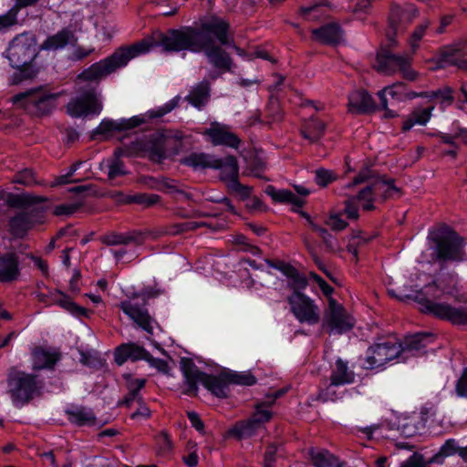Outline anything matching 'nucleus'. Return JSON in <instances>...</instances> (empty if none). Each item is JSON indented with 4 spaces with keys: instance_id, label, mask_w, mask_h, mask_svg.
<instances>
[{
    "instance_id": "obj_47",
    "label": "nucleus",
    "mask_w": 467,
    "mask_h": 467,
    "mask_svg": "<svg viewBox=\"0 0 467 467\" xmlns=\"http://www.w3.org/2000/svg\"><path fill=\"white\" fill-rule=\"evenodd\" d=\"M375 0H355L349 7L358 19L365 20L372 13L373 2Z\"/></svg>"
},
{
    "instance_id": "obj_10",
    "label": "nucleus",
    "mask_w": 467,
    "mask_h": 467,
    "mask_svg": "<svg viewBox=\"0 0 467 467\" xmlns=\"http://www.w3.org/2000/svg\"><path fill=\"white\" fill-rule=\"evenodd\" d=\"M402 345L393 336L379 338L366 352L364 367L367 369L383 368L395 359L401 361Z\"/></svg>"
},
{
    "instance_id": "obj_13",
    "label": "nucleus",
    "mask_w": 467,
    "mask_h": 467,
    "mask_svg": "<svg viewBox=\"0 0 467 467\" xmlns=\"http://www.w3.org/2000/svg\"><path fill=\"white\" fill-rule=\"evenodd\" d=\"M355 320L344 306L337 303L335 299L328 300V306L325 311L323 327L328 330L330 334H343L354 327Z\"/></svg>"
},
{
    "instance_id": "obj_24",
    "label": "nucleus",
    "mask_w": 467,
    "mask_h": 467,
    "mask_svg": "<svg viewBox=\"0 0 467 467\" xmlns=\"http://www.w3.org/2000/svg\"><path fill=\"white\" fill-rule=\"evenodd\" d=\"M19 274V261L15 253L0 255V282H12Z\"/></svg>"
},
{
    "instance_id": "obj_61",
    "label": "nucleus",
    "mask_w": 467,
    "mask_h": 467,
    "mask_svg": "<svg viewBox=\"0 0 467 467\" xmlns=\"http://www.w3.org/2000/svg\"><path fill=\"white\" fill-rule=\"evenodd\" d=\"M326 224L334 231H342L348 226V223L337 213L331 214L327 219Z\"/></svg>"
},
{
    "instance_id": "obj_62",
    "label": "nucleus",
    "mask_w": 467,
    "mask_h": 467,
    "mask_svg": "<svg viewBox=\"0 0 467 467\" xmlns=\"http://www.w3.org/2000/svg\"><path fill=\"white\" fill-rule=\"evenodd\" d=\"M455 391L461 398L467 399V368L462 370V373L455 385Z\"/></svg>"
},
{
    "instance_id": "obj_15",
    "label": "nucleus",
    "mask_w": 467,
    "mask_h": 467,
    "mask_svg": "<svg viewBox=\"0 0 467 467\" xmlns=\"http://www.w3.org/2000/svg\"><path fill=\"white\" fill-rule=\"evenodd\" d=\"M379 193H382L384 199H387L399 195L400 189L394 185L393 180H379L363 188L358 195L353 197L357 198V202L364 211H372L375 209V196Z\"/></svg>"
},
{
    "instance_id": "obj_53",
    "label": "nucleus",
    "mask_w": 467,
    "mask_h": 467,
    "mask_svg": "<svg viewBox=\"0 0 467 467\" xmlns=\"http://www.w3.org/2000/svg\"><path fill=\"white\" fill-rule=\"evenodd\" d=\"M252 418L254 419V421L261 427L262 424L271 420L272 411L269 410V406L265 404H258L255 407V410L252 415Z\"/></svg>"
},
{
    "instance_id": "obj_48",
    "label": "nucleus",
    "mask_w": 467,
    "mask_h": 467,
    "mask_svg": "<svg viewBox=\"0 0 467 467\" xmlns=\"http://www.w3.org/2000/svg\"><path fill=\"white\" fill-rule=\"evenodd\" d=\"M339 386L340 385L334 384L332 381H330L328 385L319 389L317 400L323 402H327L337 401V400L341 399L343 396V392H338L337 389V387Z\"/></svg>"
},
{
    "instance_id": "obj_1",
    "label": "nucleus",
    "mask_w": 467,
    "mask_h": 467,
    "mask_svg": "<svg viewBox=\"0 0 467 467\" xmlns=\"http://www.w3.org/2000/svg\"><path fill=\"white\" fill-rule=\"evenodd\" d=\"M229 27V23L224 19L213 16L201 20L198 28L182 26L169 30L161 35L160 45L170 52H203L211 65L226 72L231 70L233 60L221 46L230 45Z\"/></svg>"
},
{
    "instance_id": "obj_35",
    "label": "nucleus",
    "mask_w": 467,
    "mask_h": 467,
    "mask_svg": "<svg viewBox=\"0 0 467 467\" xmlns=\"http://www.w3.org/2000/svg\"><path fill=\"white\" fill-rule=\"evenodd\" d=\"M434 107L426 109H414L407 118L403 120L401 130L406 132L412 129L415 125H426L431 118V112Z\"/></svg>"
},
{
    "instance_id": "obj_44",
    "label": "nucleus",
    "mask_w": 467,
    "mask_h": 467,
    "mask_svg": "<svg viewBox=\"0 0 467 467\" xmlns=\"http://www.w3.org/2000/svg\"><path fill=\"white\" fill-rule=\"evenodd\" d=\"M58 296L55 298V304L59 306L60 307L64 308L70 314L76 316V317H82L87 316L88 311L86 308L81 307L78 305H76L69 296L67 295L58 292Z\"/></svg>"
},
{
    "instance_id": "obj_31",
    "label": "nucleus",
    "mask_w": 467,
    "mask_h": 467,
    "mask_svg": "<svg viewBox=\"0 0 467 467\" xmlns=\"http://www.w3.org/2000/svg\"><path fill=\"white\" fill-rule=\"evenodd\" d=\"M465 47H467V41H461L442 47L440 49L441 63L455 66L459 59L457 57H464L467 55Z\"/></svg>"
},
{
    "instance_id": "obj_57",
    "label": "nucleus",
    "mask_w": 467,
    "mask_h": 467,
    "mask_svg": "<svg viewBox=\"0 0 467 467\" xmlns=\"http://www.w3.org/2000/svg\"><path fill=\"white\" fill-rule=\"evenodd\" d=\"M345 214L350 220H358L359 217L358 206L357 202V198L349 197L345 202Z\"/></svg>"
},
{
    "instance_id": "obj_23",
    "label": "nucleus",
    "mask_w": 467,
    "mask_h": 467,
    "mask_svg": "<svg viewBox=\"0 0 467 467\" xmlns=\"http://www.w3.org/2000/svg\"><path fill=\"white\" fill-rule=\"evenodd\" d=\"M266 263L270 266L281 271L287 277L288 286L293 290V292H300L299 290L305 289L307 286L306 278L291 265L283 262L273 264L266 261Z\"/></svg>"
},
{
    "instance_id": "obj_63",
    "label": "nucleus",
    "mask_w": 467,
    "mask_h": 467,
    "mask_svg": "<svg viewBox=\"0 0 467 467\" xmlns=\"http://www.w3.org/2000/svg\"><path fill=\"white\" fill-rule=\"evenodd\" d=\"M309 277L317 283L325 296H329L332 295L334 291L333 287L329 285L320 275L314 272H310Z\"/></svg>"
},
{
    "instance_id": "obj_27",
    "label": "nucleus",
    "mask_w": 467,
    "mask_h": 467,
    "mask_svg": "<svg viewBox=\"0 0 467 467\" xmlns=\"http://www.w3.org/2000/svg\"><path fill=\"white\" fill-rule=\"evenodd\" d=\"M355 378V372L349 368L348 362L340 358H337L335 365L332 367L330 381L344 386L354 383Z\"/></svg>"
},
{
    "instance_id": "obj_52",
    "label": "nucleus",
    "mask_w": 467,
    "mask_h": 467,
    "mask_svg": "<svg viewBox=\"0 0 467 467\" xmlns=\"http://www.w3.org/2000/svg\"><path fill=\"white\" fill-rule=\"evenodd\" d=\"M13 182L25 186H33L39 183L35 177L34 171L30 169H25L16 173Z\"/></svg>"
},
{
    "instance_id": "obj_46",
    "label": "nucleus",
    "mask_w": 467,
    "mask_h": 467,
    "mask_svg": "<svg viewBox=\"0 0 467 467\" xmlns=\"http://www.w3.org/2000/svg\"><path fill=\"white\" fill-rule=\"evenodd\" d=\"M100 241L106 245H120L136 242L137 238L133 234L109 233L103 235Z\"/></svg>"
},
{
    "instance_id": "obj_54",
    "label": "nucleus",
    "mask_w": 467,
    "mask_h": 467,
    "mask_svg": "<svg viewBox=\"0 0 467 467\" xmlns=\"http://www.w3.org/2000/svg\"><path fill=\"white\" fill-rule=\"evenodd\" d=\"M336 178L335 173L328 170L317 169L315 172V181L317 184L322 187H326L334 182Z\"/></svg>"
},
{
    "instance_id": "obj_60",
    "label": "nucleus",
    "mask_w": 467,
    "mask_h": 467,
    "mask_svg": "<svg viewBox=\"0 0 467 467\" xmlns=\"http://www.w3.org/2000/svg\"><path fill=\"white\" fill-rule=\"evenodd\" d=\"M80 206V202L63 203L55 207L54 213L56 215H71L76 213Z\"/></svg>"
},
{
    "instance_id": "obj_20",
    "label": "nucleus",
    "mask_w": 467,
    "mask_h": 467,
    "mask_svg": "<svg viewBox=\"0 0 467 467\" xmlns=\"http://www.w3.org/2000/svg\"><path fill=\"white\" fill-rule=\"evenodd\" d=\"M141 119L133 117L129 119H103L99 125L93 130V139H98L99 136H109L113 131H122L133 129L141 124Z\"/></svg>"
},
{
    "instance_id": "obj_64",
    "label": "nucleus",
    "mask_w": 467,
    "mask_h": 467,
    "mask_svg": "<svg viewBox=\"0 0 467 467\" xmlns=\"http://www.w3.org/2000/svg\"><path fill=\"white\" fill-rule=\"evenodd\" d=\"M145 384V379L127 378V389L132 392V395L140 394V390L144 388Z\"/></svg>"
},
{
    "instance_id": "obj_56",
    "label": "nucleus",
    "mask_w": 467,
    "mask_h": 467,
    "mask_svg": "<svg viewBox=\"0 0 467 467\" xmlns=\"http://www.w3.org/2000/svg\"><path fill=\"white\" fill-rule=\"evenodd\" d=\"M431 463L425 462L422 454L414 452L400 467H429Z\"/></svg>"
},
{
    "instance_id": "obj_58",
    "label": "nucleus",
    "mask_w": 467,
    "mask_h": 467,
    "mask_svg": "<svg viewBox=\"0 0 467 467\" xmlns=\"http://www.w3.org/2000/svg\"><path fill=\"white\" fill-rule=\"evenodd\" d=\"M133 202L150 207L160 201V196L153 193H140L132 198Z\"/></svg>"
},
{
    "instance_id": "obj_17",
    "label": "nucleus",
    "mask_w": 467,
    "mask_h": 467,
    "mask_svg": "<svg viewBox=\"0 0 467 467\" xmlns=\"http://www.w3.org/2000/svg\"><path fill=\"white\" fill-rule=\"evenodd\" d=\"M44 222L42 208L33 207L19 213L10 220V229L14 235L23 236L33 225Z\"/></svg>"
},
{
    "instance_id": "obj_14",
    "label": "nucleus",
    "mask_w": 467,
    "mask_h": 467,
    "mask_svg": "<svg viewBox=\"0 0 467 467\" xmlns=\"http://www.w3.org/2000/svg\"><path fill=\"white\" fill-rule=\"evenodd\" d=\"M217 166L213 169L220 170V178L226 183L228 189L237 193L241 198L250 196L252 188L239 182V167L235 157L217 158Z\"/></svg>"
},
{
    "instance_id": "obj_18",
    "label": "nucleus",
    "mask_w": 467,
    "mask_h": 467,
    "mask_svg": "<svg viewBox=\"0 0 467 467\" xmlns=\"http://www.w3.org/2000/svg\"><path fill=\"white\" fill-rule=\"evenodd\" d=\"M211 143L214 146L223 145L237 149L240 144L238 137L231 131L230 127L218 122L211 124L203 132Z\"/></svg>"
},
{
    "instance_id": "obj_30",
    "label": "nucleus",
    "mask_w": 467,
    "mask_h": 467,
    "mask_svg": "<svg viewBox=\"0 0 467 467\" xmlns=\"http://www.w3.org/2000/svg\"><path fill=\"white\" fill-rule=\"evenodd\" d=\"M68 420L78 426H93L97 419L93 411L86 407L76 406L67 410Z\"/></svg>"
},
{
    "instance_id": "obj_39",
    "label": "nucleus",
    "mask_w": 467,
    "mask_h": 467,
    "mask_svg": "<svg viewBox=\"0 0 467 467\" xmlns=\"http://www.w3.org/2000/svg\"><path fill=\"white\" fill-rule=\"evenodd\" d=\"M155 184L151 185L152 188H155L159 191L166 192L168 193H173L176 195L178 200H187L189 198V194L185 192L182 189L179 187L178 182L169 179V178H161L158 181H154Z\"/></svg>"
},
{
    "instance_id": "obj_21",
    "label": "nucleus",
    "mask_w": 467,
    "mask_h": 467,
    "mask_svg": "<svg viewBox=\"0 0 467 467\" xmlns=\"http://www.w3.org/2000/svg\"><path fill=\"white\" fill-rule=\"evenodd\" d=\"M149 357V352L142 347L135 343L122 344L118 347L114 352V360L121 366L127 360H145Z\"/></svg>"
},
{
    "instance_id": "obj_51",
    "label": "nucleus",
    "mask_w": 467,
    "mask_h": 467,
    "mask_svg": "<svg viewBox=\"0 0 467 467\" xmlns=\"http://www.w3.org/2000/svg\"><path fill=\"white\" fill-rule=\"evenodd\" d=\"M155 443L159 454H167L171 451L172 442L166 431H162L155 436Z\"/></svg>"
},
{
    "instance_id": "obj_38",
    "label": "nucleus",
    "mask_w": 467,
    "mask_h": 467,
    "mask_svg": "<svg viewBox=\"0 0 467 467\" xmlns=\"http://www.w3.org/2000/svg\"><path fill=\"white\" fill-rule=\"evenodd\" d=\"M309 454L315 467H340L338 460L327 450L311 449Z\"/></svg>"
},
{
    "instance_id": "obj_26",
    "label": "nucleus",
    "mask_w": 467,
    "mask_h": 467,
    "mask_svg": "<svg viewBox=\"0 0 467 467\" xmlns=\"http://www.w3.org/2000/svg\"><path fill=\"white\" fill-rule=\"evenodd\" d=\"M418 16V10L413 5H408L404 8L395 6L389 16V26L394 31L401 28V24H410Z\"/></svg>"
},
{
    "instance_id": "obj_42",
    "label": "nucleus",
    "mask_w": 467,
    "mask_h": 467,
    "mask_svg": "<svg viewBox=\"0 0 467 467\" xmlns=\"http://www.w3.org/2000/svg\"><path fill=\"white\" fill-rule=\"evenodd\" d=\"M42 199L29 194H10L6 202L10 207L20 208L26 211L32 209V204L41 202Z\"/></svg>"
},
{
    "instance_id": "obj_28",
    "label": "nucleus",
    "mask_w": 467,
    "mask_h": 467,
    "mask_svg": "<svg viewBox=\"0 0 467 467\" xmlns=\"http://www.w3.org/2000/svg\"><path fill=\"white\" fill-rule=\"evenodd\" d=\"M374 109L371 96L365 90H357L348 97V110L352 113H365Z\"/></svg>"
},
{
    "instance_id": "obj_33",
    "label": "nucleus",
    "mask_w": 467,
    "mask_h": 467,
    "mask_svg": "<svg viewBox=\"0 0 467 467\" xmlns=\"http://www.w3.org/2000/svg\"><path fill=\"white\" fill-rule=\"evenodd\" d=\"M378 96L380 99L381 107L387 109L389 104L388 96L390 97L392 101H402L407 99L406 87L403 83L398 82L379 91Z\"/></svg>"
},
{
    "instance_id": "obj_59",
    "label": "nucleus",
    "mask_w": 467,
    "mask_h": 467,
    "mask_svg": "<svg viewBox=\"0 0 467 467\" xmlns=\"http://www.w3.org/2000/svg\"><path fill=\"white\" fill-rule=\"evenodd\" d=\"M429 26V23L428 22H424L422 23L421 25H420L416 29L415 31L413 32V34L411 35V37L410 39V45L413 50V52H415V50L417 49L418 46H419V42L421 40V38L423 37L424 34H425V31L427 29V27Z\"/></svg>"
},
{
    "instance_id": "obj_9",
    "label": "nucleus",
    "mask_w": 467,
    "mask_h": 467,
    "mask_svg": "<svg viewBox=\"0 0 467 467\" xmlns=\"http://www.w3.org/2000/svg\"><path fill=\"white\" fill-rule=\"evenodd\" d=\"M37 55L36 37L29 33L16 36L9 44L6 57L14 68L24 73V78L30 77L26 73L30 69V65Z\"/></svg>"
},
{
    "instance_id": "obj_40",
    "label": "nucleus",
    "mask_w": 467,
    "mask_h": 467,
    "mask_svg": "<svg viewBox=\"0 0 467 467\" xmlns=\"http://www.w3.org/2000/svg\"><path fill=\"white\" fill-rule=\"evenodd\" d=\"M329 6L327 4L320 3L307 7H301V16L307 21H319L328 17Z\"/></svg>"
},
{
    "instance_id": "obj_25",
    "label": "nucleus",
    "mask_w": 467,
    "mask_h": 467,
    "mask_svg": "<svg viewBox=\"0 0 467 467\" xmlns=\"http://www.w3.org/2000/svg\"><path fill=\"white\" fill-rule=\"evenodd\" d=\"M77 42V37L74 32L68 28H63L55 35L48 36L42 44V49L48 51H56L62 49L68 44Z\"/></svg>"
},
{
    "instance_id": "obj_36",
    "label": "nucleus",
    "mask_w": 467,
    "mask_h": 467,
    "mask_svg": "<svg viewBox=\"0 0 467 467\" xmlns=\"http://www.w3.org/2000/svg\"><path fill=\"white\" fill-rule=\"evenodd\" d=\"M265 192L275 201L278 202L291 203L298 208L302 207L305 203L304 200L297 197L289 190H276L274 186H267Z\"/></svg>"
},
{
    "instance_id": "obj_49",
    "label": "nucleus",
    "mask_w": 467,
    "mask_h": 467,
    "mask_svg": "<svg viewBox=\"0 0 467 467\" xmlns=\"http://www.w3.org/2000/svg\"><path fill=\"white\" fill-rule=\"evenodd\" d=\"M228 382L242 386H253L256 383V378L249 371L227 373Z\"/></svg>"
},
{
    "instance_id": "obj_34",
    "label": "nucleus",
    "mask_w": 467,
    "mask_h": 467,
    "mask_svg": "<svg viewBox=\"0 0 467 467\" xmlns=\"http://www.w3.org/2000/svg\"><path fill=\"white\" fill-rule=\"evenodd\" d=\"M314 37L324 44H336L342 37V30L337 24H329L312 31Z\"/></svg>"
},
{
    "instance_id": "obj_3",
    "label": "nucleus",
    "mask_w": 467,
    "mask_h": 467,
    "mask_svg": "<svg viewBox=\"0 0 467 467\" xmlns=\"http://www.w3.org/2000/svg\"><path fill=\"white\" fill-rule=\"evenodd\" d=\"M182 149V142L175 138L163 134H153L146 139L138 140L130 145L127 150L120 149L115 151V158L99 163L100 171H106L109 180L126 175L128 171L124 163L119 160L121 155L148 154L152 161L161 162L165 159H171L178 155Z\"/></svg>"
},
{
    "instance_id": "obj_12",
    "label": "nucleus",
    "mask_w": 467,
    "mask_h": 467,
    "mask_svg": "<svg viewBox=\"0 0 467 467\" xmlns=\"http://www.w3.org/2000/svg\"><path fill=\"white\" fill-rule=\"evenodd\" d=\"M290 311L300 323L317 324L320 309L315 301L304 293L296 291L287 296Z\"/></svg>"
},
{
    "instance_id": "obj_5",
    "label": "nucleus",
    "mask_w": 467,
    "mask_h": 467,
    "mask_svg": "<svg viewBox=\"0 0 467 467\" xmlns=\"http://www.w3.org/2000/svg\"><path fill=\"white\" fill-rule=\"evenodd\" d=\"M60 93L52 92L47 85H40L13 96L11 101L35 117H44L56 107Z\"/></svg>"
},
{
    "instance_id": "obj_55",
    "label": "nucleus",
    "mask_w": 467,
    "mask_h": 467,
    "mask_svg": "<svg viewBox=\"0 0 467 467\" xmlns=\"http://www.w3.org/2000/svg\"><path fill=\"white\" fill-rule=\"evenodd\" d=\"M16 10L10 8L5 14L0 16V32L9 29L17 23Z\"/></svg>"
},
{
    "instance_id": "obj_45",
    "label": "nucleus",
    "mask_w": 467,
    "mask_h": 467,
    "mask_svg": "<svg viewBox=\"0 0 467 467\" xmlns=\"http://www.w3.org/2000/svg\"><path fill=\"white\" fill-rule=\"evenodd\" d=\"M424 97L429 99H438L443 109L451 105L454 101L453 89L448 86L434 91L425 92Z\"/></svg>"
},
{
    "instance_id": "obj_19",
    "label": "nucleus",
    "mask_w": 467,
    "mask_h": 467,
    "mask_svg": "<svg viewBox=\"0 0 467 467\" xmlns=\"http://www.w3.org/2000/svg\"><path fill=\"white\" fill-rule=\"evenodd\" d=\"M432 341L433 336L429 333H418L407 336L403 343H401V361L404 362L411 357H417L424 354L426 352V347L432 343Z\"/></svg>"
},
{
    "instance_id": "obj_29",
    "label": "nucleus",
    "mask_w": 467,
    "mask_h": 467,
    "mask_svg": "<svg viewBox=\"0 0 467 467\" xmlns=\"http://www.w3.org/2000/svg\"><path fill=\"white\" fill-rule=\"evenodd\" d=\"M181 163L192 168L193 170L213 169L217 166V158L207 153L192 152L182 158Z\"/></svg>"
},
{
    "instance_id": "obj_22",
    "label": "nucleus",
    "mask_w": 467,
    "mask_h": 467,
    "mask_svg": "<svg viewBox=\"0 0 467 467\" xmlns=\"http://www.w3.org/2000/svg\"><path fill=\"white\" fill-rule=\"evenodd\" d=\"M59 358L60 355L56 350L36 348L32 351V368L33 370L51 369Z\"/></svg>"
},
{
    "instance_id": "obj_43",
    "label": "nucleus",
    "mask_w": 467,
    "mask_h": 467,
    "mask_svg": "<svg viewBox=\"0 0 467 467\" xmlns=\"http://www.w3.org/2000/svg\"><path fill=\"white\" fill-rule=\"evenodd\" d=\"M259 428L260 426L257 425L251 417L246 421L236 423L230 431V434L237 437L238 439H243L254 435Z\"/></svg>"
},
{
    "instance_id": "obj_6",
    "label": "nucleus",
    "mask_w": 467,
    "mask_h": 467,
    "mask_svg": "<svg viewBox=\"0 0 467 467\" xmlns=\"http://www.w3.org/2000/svg\"><path fill=\"white\" fill-rule=\"evenodd\" d=\"M182 371L183 374V382L186 386V394L196 395L198 384H202L205 389L219 398L226 397L228 382L227 373L219 376L208 375L201 371L197 366L190 360L182 361Z\"/></svg>"
},
{
    "instance_id": "obj_8",
    "label": "nucleus",
    "mask_w": 467,
    "mask_h": 467,
    "mask_svg": "<svg viewBox=\"0 0 467 467\" xmlns=\"http://www.w3.org/2000/svg\"><path fill=\"white\" fill-rule=\"evenodd\" d=\"M429 239L434 244L433 248L438 260L444 262L467 260L464 239L450 227L442 225L430 231Z\"/></svg>"
},
{
    "instance_id": "obj_4",
    "label": "nucleus",
    "mask_w": 467,
    "mask_h": 467,
    "mask_svg": "<svg viewBox=\"0 0 467 467\" xmlns=\"http://www.w3.org/2000/svg\"><path fill=\"white\" fill-rule=\"evenodd\" d=\"M455 283V277L449 275L426 285L424 293L420 292L416 296V300L420 306V311L455 325L467 324V307H453L445 302L440 301L441 296L453 295L456 292Z\"/></svg>"
},
{
    "instance_id": "obj_16",
    "label": "nucleus",
    "mask_w": 467,
    "mask_h": 467,
    "mask_svg": "<svg viewBox=\"0 0 467 467\" xmlns=\"http://www.w3.org/2000/svg\"><path fill=\"white\" fill-rule=\"evenodd\" d=\"M120 309L133 320L140 328L152 334L154 319L146 308V302L141 301L136 295L119 304Z\"/></svg>"
},
{
    "instance_id": "obj_41",
    "label": "nucleus",
    "mask_w": 467,
    "mask_h": 467,
    "mask_svg": "<svg viewBox=\"0 0 467 467\" xmlns=\"http://www.w3.org/2000/svg\"><path fill=\"white\" fill-rule=\"evenodd\" d=\"M462 447L458 446V442L454 439H448L443 445L440 448L438 453L434 454L430 460L429 463H442L443 458L454 454L460 456V451Z\"/></svg>"
},
{
    "instance_id": "obj_7",
    "label": "nucleus",
    "mask_w": 467,
    "mask_h": 467,
    "mask_svg": "<svg viewBox=\"0 0 467 467\" xmlns=\"http://www.w3.org/2000/svg\"><path fill=\"white\" fill-rule=\"evenodd\" d=\"M42 381L36 375L26 373L13 367L7 375V392L15 407L28 404L42 389Z\"/></svg>"
},
{
    "instance_id": "obj_50",
    "label": "nucleus",
    "mask_w": 467,
    "mask_h": 467,
    "mask_svg": "<svg viewBox=\"0 0 467 467\" xmlns=\"http://www.w3.org/2000/svg\"><path fill=\"white\" fill-rule=\"evenodd\" d=\"M419 422V417L417 415L406 417L400 421L399 429L404 436L410 437L417 433L419 430L417 424Z\"/></svg>"
},
{
    "instance_id": "obj_32",
    "label": "nucleus",
    "mask_w": 467,
    "mask_h": 467,
    "mask_svg": "<svg viewBox=\"0 0 467 467\" xmlns=\"http://www.w3.org/2000/svg\"><path fill=\"white\" fill-rule=\"evenodd\" d=\"M210 98V84L203 80L191 89L185 99L193 107L201 109L206 105Z\"/></svg>"
},
{
    "instance_id": "obj_11",
    "label": "nucleus",
    "mask_w": 467,
    "mask_h": 467,
    "mask_svg": "<svg viewBox=\"0 0 467 467\" xmlns=\"http://www.w3.org/2000/svg\"><path fill=\"white\" fill-rule=\"evenodd\" d=\"M410 61L411 58L409 56L394 55L388 50H383L377 54L375 68L385 75H392L400 71L406 79L413 81L417 78L418 73L410 67Z\"/></svg>"
},
{
    "instance_id": "obj_37",
    "label": "nucleus",
    "mask_w": 467,
    "mask_h": 467,
    "mask_svg": "<svg viewBox=\"0 0 467 467\" xmlns=\"http://www.w3.org/2000/svg\"><path fill=\"white\" fill-rule=\"evenodd\" d=\"M325 129L326 124L322 120L312 118L305 123L301 133L306 140L313 143L323 136Z\"/></svg>"
},
{
    "instance_id": "obj_2",
    "label": "nucleus",
    "mask_w": 467,
    "mask_h": 467,
    "mask_svg": "<svg viewBox=\"0 0 467 467\" xmlns=\"http://www.w3.org/2000/svg\"><path fill=\"white\" fill-rule=\"evenodd\" d=\"M153 46L151 39H142L132 46L121 47L109 57L83 70L78 76L80 82L78 84L77 95L66 106L67 113L73 118L99 114L102 103L97 92L99 82L125 67L132 58L149 52Z\"/></svg>"
}]
</instances>
